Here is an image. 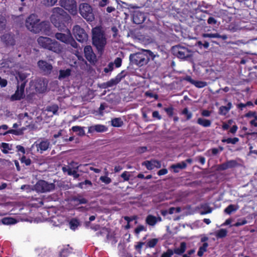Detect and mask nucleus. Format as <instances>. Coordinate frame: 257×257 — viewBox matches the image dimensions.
<instances>
[{"label": "nucleus", "mask_w": 257, "mask_h": 257, "mask_svg": "<svg viewBox=\"0 0 257 257\" xmlns=\"http://www.w3.org/2000/svg\"><path fill=\"white\" fill-rule=\"evenodd\" d=\"M52 13L51 22L60 31L64 30L67 25L71 23L72 21L69 15L61 8H54L52 10Z\"/></svg>", "instance_id": "nucleus-1"}, {"label": "nucleus", "mask_w": 257, "mask_h": 257, "mask_svg": "<svg viewBox=\"0 0 257 257\" xmlns=\"http://www.w3.org/2000/svg\"><path fill=\"white\" fill-rule=\"evenodd\" d=\"M40 21L37 15L31 14L26 19L25 25L29 30L34 33L42 32L45 35H50L51 32L49 23Z\"/></svg>", "instance_id": "nucleus-2"}, {"label": "nucleus", "mask_w": 257, "mask_h": 257, "mask_svg": "<svg viewBox=\"0 0 257 257\" xmlns=\"http://www.w3.org/2000/svg\"><path fill=\"white\" fill-rule=\"evenodd\" d=\"M37 41L42 48L53 51L56 53H60L63 49L61 45L55 40L49 37H39Z\"/></svg>", "instance_id": "nucleus-3"}, {"label": "nucleus", "mask_w": 257, "mask_h": 257, "mask_svg": "<svg viewBox=\"0 0 257 257\" xmlns=\"http://www.w3.org/2000/svg\"><path fill=\"white\" fill-rule=\"evenodd\" d=\"M93 45L99 52H102L106 44V39L104 32L100 27H96L92 30Z\"/></svg>", "instance_id": "nucleus-4"}, {"label": "nucleus", "mask_w": 257, "mask_h": 257, "mask_svg": "<svg viewBox=\"0 0 257 257\" xmlns=\"http://www.w3.org/2000/svg\"><path fill=\"white\" fill-rule=\"evenodd\" d=\"M149 60V56L142 52L134 53L131 54L130 56V60L131 64L139 67L147 64Z\"/></svg>", "instance_id": "nucleus-5"}, {"label": "nucleus", "mask_w": 257, "mask_h": 257, "mask_svg": "<svg viewBox=\"0 0 257 257\" xmlns=\"http://www.w3.org/2000/svg\"><path fill=\"white\" fill-rule=\"evenodd\" d=\"M79 11L81 16L87 22L94 20V15L91 7L87 3H82L79 5Z\"/></svg>", "instance_id": "nucleus-6"}, {"label": "nucleus", "mask_w": 257, "mask_h": 257, "mask_svg": "<svg viewBox=\"0 0 257 257\" xmlns=\"http://www.w3.org/2000/svg\"><path fill=\"white\" fill-rule=\"evenodd\" d=\"M0 39L6 47H14L16 44V36L12 32L4 33L1 36Z\"/></svg>", "instance_id": "nucleus-7"}, {"label": "nucleus", "mask_w": 257, "mask_h": 257, "mask_svg": "<svg viewBox=\"0 0 257 257\" xmlns=\"http://www.w3.org/2000/svg\"><path fill=\"white\" fill-rule=\"evenodd\" d=\"M60 6L67 10L71 15H76L77 13L76 2L74 0H60Z\"/></svg>", "instance_id": "nucleus-8"}, {"label": "nucleus", "mask_w": 257, "mask_h": 257, "mask_svg": "<svg viewBox=\"0 0 257 257\" xmlns=\"http://www.w3.org/2000/svg\"><path fill=\"white\" fill-rule=\"evenodd\" d=\"M74 36L77 40L81 43L86 42L88 40V35L85 30L78 25H75L73 28Z\"/></svg>", "instance_id": "nucleus-9"}, {"label": "nucleus", "mask_w": 257, "mask_h": 257, "mask_svg": "<svg viewBox=\"0 0 257 257\" xmlns=\"http://www.w3.org/2000/svg\"><path fill=\"white\" fill-rule=\"evenodd\" d=\"M35 190L37 192H46L54 189L55 185L53 183H48L47 182L40 180L34 186Z\"/></svg>", "instance_id": "nucleus-10"}, {"label": "nucleus", "mask_w": 257, "mask_h": 257, "mask_svg": "<svg viewBox=\"0 0 257 257\" xmlns=\"http://www.w3.org/2000/svg\"><path fill=\"white\" fill-rule=\"evenodd\" d=\"M38 66L45 75H49L51 73L53 69L52 65L46 61L39 60L38 63Z\"/></svg>", "instance_id": "nucleus-11"}, {"label": "nucleus", "mask_w": 257, "mask_h": 257, "mask_svg": "<svg viewBox=\"0 0 257 257\" xmlns=\"http://www.w3.org/2000/svg\"><path fill=\"white\" fill-rule=\"evenodd\" d=\"M25 86H22V85H17V90L15 93L11 97V100H20L24 98L25 96Z\"/></svg>", "instance_id": "nucleus-12"}, {"label": "nucleus", "mask_w": 257, "mask_h": 257, "mask_svg": "<svg viewBox=\"0 0 257 257\" xmlns=\"http://www.w3.org/2000/svg\"><path fill=\"white\" fill-rule=\"evenodd\" d=\"M84 52L86 59L89 62L94 63L96 61L95 54L93 52L91 46H85L84 49Z\"/></svg>", "instance_id": "nucleus-13"}, {"label": "nucleus", "mask_w": 257, "mask_h": 257, "mask_svg": "<svg viewBox=\"0 0 257 257\" xmlns=\"http://www.w3.org/2000/svg\"><path fill=\"white\" fill-rule=\"evenodd\" d=\"M179 79L180 82H182L183 80L189 81L198 88H202L207 85V83L206 82L194 80L192 79L191 77L189 76H187L184 77H180Z\"/></svg>", "instance_id": "nucleus-14"}, {"label": "nucleus", "mask_w": 257, "mask_h": 257, "mask_svg": "<svg viewBox=\"0 0 257 257\" xmlns=\"http://www.w3.org/2000/svg\"><path fill=\"white\" fill-rule=\"evenodd\" d=\"M146 19L145 14L140 11H136L133 14V21L136 24H142Z\"/></svg>", "instance_id": "nucleus-15"}, {"label": "nucleus", "mask_w": 257, "mask_h": 257, "mask_svg": "<svg viewBox=\"0 0 257 257\" xmlns=\"http://www.w3.org/2000/svg\"><path fill=\"white\" fill-rule=\"evenodd\" d=\"M27 77L28 74L27 73L19 72L16 76L17 81V85H22V86L23 85V86H25L28 82V80L27 79Z\"/></svg>", "instance_id": "nucleus-16"}, {"label": "nucleus", "mask_w": 257, "mask_h": 257, "mask_svg": "<svg viewBox=\"0 0 257 257\" xmlns=\"http://www.w3.org/2000/svg\"><path fill=\"white\" fill-rule=\"evenodd\" d=\"M237 164L236 161L230 160L219 165L218 169L220 171L225 170L229 168H234L237 166Z\"/></svg>", "instance_id": "nucleus-17"}, {"label": "nucleus", "mask_w": 257, "mask_h": 257, "mask_svg": "<svg viewBox=\"0 0 257 257\" xmlns=\"http://www.w3.org/2000/svg\"><path fill=\"white\" fill-rule=\"evenodd\" d=\"M67 30L68 31L67 34H63L61 33H56L55 35V37L57 40L65 44L67 43L69 38V37H70V36L71 35L70 31L67 29Z\"/></svg>", "instance_id": "nucleus-18"}, {"label": "nucleus", "mask_w": 257, "mask_h": 257, "mask_svg": "<svg viewBox=\"0 0 257 257\" xmlns=\"http://www.w3.org/2000/svg\"><path fill=\"white\" fill-rule=\"evenodd\" d=\"M106 130L107 128L104 125L98 124L89 127L88 132L91 133L94 131H96L97 132L101 133L106 131Z\"/></svg>", "instance_id": "nucleus-19"}, {"label": "nucleus", "mask_w": 257, "mask_h": 257, "mask_svg": "<svg viewBox=\"0 0 257 257\" xmlns=\"http://www.w3.org/2000/svg\"><path fill=\"white\" fill-rule=\"evenodd\" d=\"M46 89V85L44 81L40 80L36 84V89L40 93L43 92Z\"/></svg>", "instance_id": "nucleus-20"}, {"label": "nucleus", "mask_w": 257, "mask_h": 257, "mask_svg": "<svg viewBox=\"0 0 257 257\" xmlns=\"http://www.w3.org/2000/svg\"><path fill=\"white\" fill-rule=\"evenodd\" d=\"M71 200L74 202H78L79 204H86L88 202V200L85 198H83L80 194L72 196Z\"/></svg>", "instance_id": "nucleus-21"}, {"label": "nucleus", "mask_w": 257, "mask_h": 257, "mask_svg": "<svg viewBox=\"0 0 257 257\" xmlns=\"http://www.w3.org/2000/svg\"><path fill=\"white\" fill-rule=\"evenodd\" d=\"M71 74V70L70 69H67L66 70H60L59 71V75L58 79L61 80L66 78L70 76Z\"/></svg>", "instance_id": "nucleus-22"}, {"label": "nucleus", "mask_w": 257, "mask_h": 257, "mask_svg": "<svg viewBox=\"0 0 257 257\" xmlns=\"http://www.w3.org/2000/svg\"><path fill=\"white\" fill-rule=\"evenodd\" d=\"M146 221L149 225L153 226L156 223L157 220L156 217L149 215L146 218Z\"/></svg>", "instance_id": "nucleus-23"}, {"label": "nucleus", "mask_w": 257, "mask_h": 257, "mask_svg": "<svg viewBox=\"0 0 257 257\" xmlns=\"http://www.w3.org/2000/svg\"><path fill=\"white\" fill-rule=\"evenodd\" d=\"M200 213L202 215L211 213L212 209L208 205L204 204L201 206Z\"/></svg>", "instance_id": "nucleus-24"}, {"label": "nucleus", "mask_w": 257, "mask_h": 257, "mask_svg": "<svg viewBox=\"0 0 257 257\" xmlns=\"http://www.w3.org/2000/svg\"><path fill=\"white\" fill-rule=\"evenodd\" d=\"M197 123L204 127H208L210 126L211 124L210 120L202 118H199L197 119Z\"/></svg>", "instance_id": "nucleus-25"}, {"label": "nucleus", "mask_w": 257, "mask_h": 257, "mask_svg": "<svg viewBox=\"0 0 257 257\" xmlns=\"http://www.w3.org/2000/svg\"><path fill=\"white\" fill-rule=\"evenodd\" d=\"M49 143L47 141H42L40 144L36 145L38 148H40L41 151H44L48 149Z\"/></svg>", "instance_id": "nucleus-26"}, {"label": "nucleus", "mask_w": 257, "mask_h": 257, "mask_svg": "<svg viewBox=\"0 0 257 257\" xmlns=\"http://www.w3.org/2000/svg\"><path fill=\"white\" fill-rule=\"evenodd\" d=\"M190 55L189 52L186 50H184V51H178V58L184 59L185 58L190 57Z\"/></svg>", "instance_id": "nucleus-27"}, {"label": "nucleus", "mask_w": 257, "mask_h": 257, "mask_svg": "<svg viewBox=\"0 0 257 257\" xmlns=\"http://www.w3.org/2000/svg\"><path fill=\"white\" fill-rule=\"evenodd\" d=\"M7 20L4 16L0 15V32L6 29Z\"/></svg>", "instance_id": "nucleus-28"}, {"label": "nucleus", "mask_w": 257, "mask_h": 257, "mask_svg": "<svg viewBox=\"0 0 257 257\" xmlns=\"http://www.w3.org/2000/svg\"><path fill=\"white\" fill-rule=\"evenodd\" d=\"M69 225L71 229L75 230L79 225V222L78 219L73 218L69 222Z\"/></svg>", "instance_id": "nucleus-29"}, {"label": "nucleus", "mask_w": 257, "mask_h": 257, "mask_svg": "<svg viewBox=\"0 0 257 257\" xmlns=\"http://www.w3.org/2000/svg\"><path fill=\"white\" fill-rule=\"evenodd\" d=\"M208 246V244L206 242H204L202 246H200L199 248V250L197 252V255L199 256H202L205 251H206V248Z\"/></svg>", "instance_id": "nucleus-30"}, {"label": "nucleus", "mask_w": 257, "mask_h": 257, "mask_svg": "<svg viewBox=\"0 0 257 257\" xmlns=\"http://www.w3.org/2000/svg\"><path fill=\"white\" fill-rule=\"evenodd\" d=\"M123 124V122L120 118H115L111 120V124L113 126L119 127Z\"/></svg>", "instance_id": "nucleus-31"}, {"label": "nucleus", "mask_w": 257, "mask_h": 257, "mask_svg": "<svg viewBox=\"0 0 257 257\" xmlns=\"http://www.w3.org/2000/svg\"><path fill=\"white\" fill-rule=\"evenodd\" d=\"M2 223L4 224H13L17 222V221L11 217H6L2 219Z\"/></svg>", "instance_id": "nucleus-32"}, {"label": "nucleus", "mask_w": 257, "mask_h": 257, "mask_svg": "<svg viewBox=\"0 0 257 257\" xmlns=\"http://www.w3.org/2000/svg\"><path fill=\"white\" fill-rule=\"evenodd\" d=\"M72 131L74 132H77L78 135L80 136H83L85 135L83 127L78 126H73L72 128Z\"/></svg>", "instance_id": "nucleus-33"}, {"label": "nucleus", "mask_w": 257, "mask_h": 257, "mask_svg": "<svg viewBox=\"0 0 257 257\" xmlns=\"http://www.w3.org/2000/svg\"><path fill=\"white\" fill-rule=\"evenodd\" d=\"M66 44H69L74 48H77L78 46V44L76 43V42L75 41V40L72 36V35L70 36V37H69V38Z\"/></svg>", "instance_id": "nucleus-34"}, {"label": "nucleus", "mask_w": 257, "mask_h": 257, "mask_svg": "<svg viewBox=\"0 0 257 257\" xmlns=\"http://www.w3.org/2000/svg\"><path fill=\"white\" fill-rule=\"evenodd\" d=\"M58 109V106L57 105H53L47 107L46 110L49 112H52L53 114L56 113Z\"/></svg>", "instance_id": "nucleus-35"}, {"label": "nucleus", "mask_w": 257, "mask_h": 257, "mask_svg": "<svg viewBox=\"0 0 257 257\" xmlns=\"http://www.w3.org/2000/svg\"><path fill=\"white\" fill-rule=\"evenodd\" d=\"M227 230L225 229H221L216 233V236L218 238H223L226 236Z\"/></svg>", "instance_id": "nucleus-36"}, {"label": "nucleus", "mask_w": 257, "mask_h": 257, "mask_svg": "<svg viewBox=\"0 0 257 257\" xmlns=\"http://www.w3.org/2000/svg\"><path fill=\"white\" fill-rule=\"evenodd\" d=\"M177 253V248H175L174 251L171 249H168L166 252H164L161 257H171L173 253Z\"/></svg>", "instance_id": "nucleus-37"}, {"label": "nucleus", "mask_w": 257, "mask_h": 257, "mask_svg": "<svg viewBox=\"0 0 257 257\" xmlns=\"http://www.w3.org/2000/svg\"><path fill=\"white\" fill-rule=\"evenodd\" d=\"M237 208L235 207L234 205H229L227 208H226L224 210V212L227 214H230L232 212L236 211Z\"/></svg>", "instance_id": "nucleus-38"}, {"label": "nucleus", "mask_w": 257, "mask_h": 257, "mask_svg": "<svg viewBox=\"0 0 257 257\" xmlns=\"http://www.w3.org/2000/svg\"><path fill=\"white\" fill-rule=\"evenodd\" d=\"M13 134L16 135H22L23 134V130H10L4 134V135H6L8 134Z\"/></svg>", "instance_id": "nucleus-39"}, {"label": "nucleus", "mask_w": 257, "mask_h": 257, "mask_svg": "<svg viewBox=\"0 0 257 257\" xmlns=\"http://www.w3.org/2000/svg\"><path fill=\"white\" fill-rule=\"evenodd\" d=\"M186 248V244L185 242H182L179 248H178V254H181L185 252Z\"/></svg>", "instance_id": "nucleus-40"}, {"label": "nucleus", "mask_w": 257, "mask_h": 257, "mask_svg": "<svg viewBox=\"0 0 257 257\" xmlns=\"http://www.w3.org/2000/svg\"><path fill=\"white\" fill-rule=\"evenodd\" d=\"M158 241V239L157 238L152 239L148 242V246L150 247H154L156 245Z\"/></svg>", "instance_id": "nucleus-41"}, {"label": "nucleus", "mask_w": 257, "mask_h": 257, "mask_svg": "<svg viewBox=\"0 0 257 257\" xmlns=\"http://www.w3.org/2000/svg\"><path fill=\"white\" fill-rule=\"evenodd\" d=\"M152 164V160L151 161H145L142 163L143 165H145L147 168L150 170L153 169V165Z\"/></svg>", "instance_id": "nucleus-42"}, {"label": "nucleus", "mask_w": 257, "mask_h": 257, "mask_svg": "<svg viewBox=\"0 0 257 257\" xmlns=\"http://www.w3.org/2000/svg\"><path fill=\"white\" fill-rule=\"evenodd\" d=\"M182 113L186 115V119L187 120L190 119L191 117H192V113L188 111L187 108H184V110L182 111Z\"/></svg>", "instance_id": "nucleus-43"}, {"label": "nucleus", "mask_w": 257, "mask_h": 257, "mask_svg": "<svg viewBox=\"0 0 257 257\" xmlns=\"http://www.w3.org/2000/svg\"><path fill=\"white\" fill-rule=\"evenodd\" d=\"M229 110L227 108L226 106H221L219 108V114L222 115H225Z\"/></svg>", "instance_id": "nucleus-44"}, {"label": "nucleus", "mask_w": 257, "mask_h": 257, "mask_svg": "<svg viewBox=\"0 0 257 257\" xmlns=\"http://www.w3.org/2000/svg\"><path fill=\"white\" fill-rule=\"evenodd\" d=\"M117 83H118L116 82L115 79H111L110 81L107 82L105 84H104V85H105V87H111L114 85H115Z\"/></svg>", "instance_id": "nucleus-45"}, {"label": "nucleus", "mask_w": 257, "mask_h": 257, "mask_svg": "<svg viewBox=\"0 0 257 257\" xmlns=\"http://www.w3.org/2000/svg\"><path fill=\"white\" fill-rule=\"evenodd\" d=\"M143 230H146V227L142 225H139L135 229V232L136 234H139L141 231Z\"/></svg>", "instance_id": "nucleus-46"}, {"label": "nucleus", "mask_w": 257, "mask_h": 257, "mask_svg": "<svg viewBox=\"0 0 257 257\" xmlns=\"http://www.w3.org/2000/svg\"><path fill=\"white\" fill-rule=\"evenodd\" d=\"M246 223H247V221L245 219H243L242 220L239 219L236 223L233 224V226L238 227L239 226L245 224Z\"/></svg>", "instance_id": "nucleus-47"}, {"label": "nucleus", "mask_w": 257, "mask_h": 257, "mask_svg": "<svg viewBox=\"0 0 257 257\" xmlns=\"http://www.w3.org/2000/svg\"><path fill=\"white\" fill-rule=\"evenodd\" d=\"M239 141L237 138H228L226 139V143L228 144H235Z\"/></svg>", "instance_id": "nucleus-48"}, {"label": "nucleus", "mask_w": 257, "mask_h": 257, "mask_svg": "<svg viewBox=\"0 0 257 257\" xmlns=\"http://www.w3.org/2000/svg\"><path fill=\"white\" fill-rule=\"evenodd\" d=\"M113 69V63L111 62V63H109V64L108 65L107 67L105 68L104 69V71L105 72V73H108L110 71H111Z\"/></svg>", "instance_id": "nucleus-49"}, {"label": "nucleus", "mask_w": 257, "mask_h": 257, "mask_svg": "<svg viewBox=\"0 0 257 257\" xmlns=\"http://www.w3.org/2000/svg\"><path fill=\"white\" fill-rule=\"evenodd\" d=\"M68 174L69 175H73L75 178H77L79 176V175L77 173L76 171H72L71 169H68Z\"/></svg>", "instance_id": "nucleus-50"}, {"label": "nucleus", "mask_w": 257, "mask_h": 257, "mask_svg": "<svg viewBox=\"0 0 257 257\" xmlns=\"http://www.w3.org/2000/svg\"><path fill=\"white\" fill-rule=\"evenodd\" d=\"M100 180L107 184L111 182V179L107 176H101Z\"/></svg>", "instance_id": "nucleus-51"}, {"label": "nucleus", "mask_w": 257, "mask_h": 257, "mask_svg": "<svg viewBox=\"0 0 257 257\" xmlns=\"http://www.w3.org/2000/svg\"><path fill=\"white\" fill-rule=\"evenodd\" d=\"M152 163L153 165V167H156L157 168H160L161 167V164L160 162L155 160H152Z\"/></svg>", "instance_id": "nucleus-52"}, {"label": "nucleus", "mask_w": 257, "mask_h": 257, "mask_svg": "<svg viewBox=\"0 0 257 257\" xmlns=\"http://www.w3.org/2000/svg\"><path fill=\"white\" fill-rule=\"evenodd\" d=\"M21 162L22 163H25L27 166L30 165L31 163V160L30 159H27L25 156L22 157L21 158Z\"/></svg>", "instance_id": "nucleus-53"}, {"label": "nucleus", "mask_w": 257, "mask_h": 257, "mask_svg": "<svg viewBox=\"0 0 257 257\" xmlns=\"http://www.w3.org/2000/svg\"><path fill=\"white\" fill-rule=\"evenodd\" d=\"M138 218L137 216H133L132 217H128V216H124V219L128 222L130 223V221L136 220Z\"/></svg>", "instance_id": "nucleus-54"}, {"label": "nucleus", "mask_w": 257, "mask_h": 257, "mask_svg": "<svg viewBox=\"0 0 257 257\" xmlns=\"http://www.w3.org/2000/svg\"><path fill=\"white\" fill-rule=\"evenodd\" d=\"M164 109L169 116H172L173 108L172 107L165 108Z\"/></svg>", "instance_id": "nucleus-55"}, {"label": "nucleus", "mask_w": 257, "mask_h": 257, "mask_svg": "<svg viewBox=\"0 0 257 257\" xmlns=\"http://www.w3.org/2000/svg\"><path fill=\"white\" fill-rule=\"evenodd\" d=\"M127 174L128 173L125 171L121 175V177L124 181H128L130 179V175H128Z\"/></svg>", "instance_id": "nucleus-56"}, {"label": "nucleus", "mask_w": 257, "mask_h": 257, "mask_svg": "<svg viewBox=\"0 0 257 257\" xmlns=\"http://www.w3.org/2000/svg\"><path fill=\"white\" fill-rule=\"evenodd\" d=\"M114 64L116 67H119L121 66V59L120 58H117L114 61Z\"/></svg>", "instance_id": "nucleus-57"}, {"label": "nucleus", "mask_w": 257, "mask_h": 257, "mask_svg": "<svg viewBox=\"0 0 257 257\" xmlns=\"http://www.w3.org/2000/svg\"><path fill=\"white\" fill-rule=\"evenodd\" d=\"M245 116V117H250L253 116L255 118V116H256V112L255 111H250L248 112H247V113H246Z\"/></svg>", "instance_id": "nucleus-58"}, {"label": "nucleus", "mask_w": 257, "mask_h": 257, "mask_svg": "<svg viewBox=\"0 0 257 257\" xmlns=\"http://www.w3.org/2000/svg\"><path fill=\"white\" fill-rule=\"evenodd\" d=\"M209 24H216L217 21L213 17H209L207 20Z\"/></svg>", "instance_id": "nucleus-59"}, {"label": "nucleus", "mask_w": 257, "mask_h": 257, "mask_svg": "<svg viewBox=\"0 0 257 257\" xmlns=\"http://www.w3.org/2000/svg\"><path fill=\"white\" fill-rule=\"evenodd\" d=\"M122 73L123 71H122L120 73L116 76V78H115L116 82L118 83L121 80V78L124 76V75H122Z\"/></svg>", "instance_id": "nucleus-60"}, {"label": "nucleus", "mask_w": 257, "mask_h": 257, "mask_svg": "<svg viewBox=\"0 0 257 257\" xmlns=\"http://www.w3.org/2000/svg\"><path fill=\"white\" fill-rule=\"evenodd\" d=\"M7 85V80L2 79L1 77H0V86H1V87H5Z\"/></svg>", "instance_id": "nucleus-61"}, {"label": "nucleus", "mask_w": 257, "mask_h": 257, "mask_svg": "<svg viewBox=\"0 0 257 257\" xmlns=\"http://www.w3.org/2000/svg\"><path fill=\"white\" fill-rule=\"evenodd\" d=\"M186 167V163L185 162H182L180 163H178V168L184 169Z\"/></svg>", "instance_id": "nucleus-62"}, {"label": "nucleus", "mask_w": 257, "mask_h": 257, "mask_svg": "<svg viewBox=\"0 0 257 257\" xmlns=\"http://www.w3.org/2000/svg\"><path fill=\"white\" fill-rule=\"evenodd\" d=\"M147 150V147H142L138 148V152L140 154H142L146 152Z\"/></svg>", "instance_id": "nucleus-63"}, {"label": "nucleus", "mask_w": 257, "mask_h": 257, "mask_svg": "<svg viewBox=\"0 0 257 257\" xmlns=\"http://www.w3.org/2000/svg\"><path fill=\"white\" fill-rule=\"evenodd\" d=\"M167 173V170L166 169H163L159 170L158 172V174L160 176V175L166 174Z\"/></svg>", "instance_id": "nucleus-64"}]
</instances>
